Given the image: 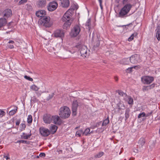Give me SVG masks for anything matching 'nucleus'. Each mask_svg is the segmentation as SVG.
Here are the masks:
<instances>
[{
	"label": "nucleus",
	"instance_id": "nucleus-52",
	"mask_svg": "<svg viewBox=\"0 0 160 160\" xmlns=\"http://www.w3.org/2000/svg\"><path fill=\"white\" fill-rule=\"evenodd\" d=\"M42 93V92H41V91H38L36 92L37 95L38 97L40 96L41 95Z\"/></svg>",
	"mask_w": 160,
	"mask_h": 160
},
{
	"label": "nucleus",
	"instance_id": "nucleus-16",
	"mask_svg": "<svg viewBox=\"0 0 160 160\" xmlns=\"http://www.w3.org/2000/svg\"><path fill=\"white\" fill-rule=\"evenodd\" d=\"M53 116V119L52 121H53L54 123L55 124L60 125L61 124V121L60 117L57 115L52 116Z\"/></svg>",
	"mask_w": 160,
	"mask_h": 160
},
{
	"label": "nucleus",
	"instance_id": "nucleus-3",
	"mask_svg": "<svg viewBox=\"0 0 160 160\" xmlns=\"http://www.w3.org/2000/svg\"><path fill=\"white\" fill-rule=\"evenodd\" d=\"M132 7V5L129 3L125 5L120 10L118 14V17L121 18L126 17Z\"/></svg>",
	"mask_w": 160,
	"mask_h": 160
},
{
	"label": "nucleus",
	"instance_id": "nucleus-61",
	"mask_svg": "<svg viewBox=\"0 0 160 160\" xmlns=\"http://www.w3.org/2000/svg\"><path fill=\"white\" fill-rule=\"evenodd\" d=\"M127 60L126 59H123V61H124V62H124V64H128V63L126 62H125Z\"/></svg>",
	"mask_w": 160,
	"mask_h": 160
},
{
	"label": "nucleus",
	"instance_id": "nucleus-49",
	"mask_svg": "<svg viewBox=\"0 0 160 160\" xmlns=\"http://www.w3.org/2000/svg\"><path fill=\"white\" fill-rule=\"evenodd\" d=\"M139 67V66H134V67H131L130 68H128V69H127V71H128V70H129L130 72H131V70L132 69V68H136L137 67Z\"/></svg>",
	"mask_w": 160,
	"mask_h": 160
},
{
	"label": "nucleus",
	"instance_id": "nucleus-63",
	"mask_svg": "<svg viewBox=\"0 0 160 160\" xmlns=\"http://www.w3.org/2000/svg\"><path fill=\"white\" fill-rule=\"evenodd\" d=\"M115 79L116 81H117L118 80V78L117 77H115Z\"/></svg>",
	"mask_w": 160,
	"mask_h": 160
},
{
	"label": "nucleus",
	"instance_id": "nucleus-17",
	"mask_svg": "<svg viewBox=\"0 0 160 160\" xmlns=\"http://www.w3.org/2000/svg\"><path fill=\"white\" fill-rule=\"evenodd\" d=\"M4 17L8 18L12 15V12L10 9H7L3 12Z\"/></svg>",
	"mask_w": 160,
	"mask_h": 160
},
{
	"label": "nucleus",
	"instance_id": "nucleus-7",
	"mask_svg": "<svg viewBox=\"0 0 160 160\" xmlns=\"http://www.w3.org/2000/svg\"><path fill=\"white\" fill-rule=\"evenodd\" d=\"M80 103L77 100L73 101L72 104V114L75 116L77 113V108L79 105Z\"/></svg>",
	"mask_w": 160,
	"mask_h": 160
},
{
	"label": "nucleus",
	"instance_id": "nucleus-56",
	"mask_svg": "<svg viewBox=\"0 0 160 160\" xmlns=\"http://www.w3.org/2000/svg\"><path fill=\"white\" fill-rule=\"evenodd\" d=\"M20 123V120H18V121H17V122H16V125H17L18 126L19 124Z\"/></svg>",
	"mask_w": 160,
	"mask_h": 160
},
{
	"label": "nucleus",
	"instance_id": "nucleus-40",
	"mask_svg": "<svg viewBox=\"0 0 160 160\" xmlns=\"http://www.w3.org/2000/svg\"><path fill=\"white\" fill-rule=\"evenodd\" d=\"M156 37L158 40H160V31H157L156 34Z\"/></svg>",
	"mask_w": 160,
	"mask_h": 160
},
{
	"label": "nucleus",
	"instance_id": "nucleus-9",
	"mask_svg": "<svg viewBox=\"0 0 160 160\" xmlns=\"http://www.w3.org/2000/svg\"><path fill=\"white\" fill-rule=\"evenodd\" d=\"M80 30V28L78 25L75 26L71 32V36L73 37L77 36L79 34Z\"/></svg>",
	"mask_w": 160,
	"mask_h": 160
},
{
	"label": "nucleus",
	"instance_id": "nucleus-28",
	"mask_svg": "<svg viewBox=\"0 0 160 160\" xmlns=\"http://www.w3.org/2000/svg\"><path fill=\"white\" fill-rule=\"evenodd\" d=\"M100 45V41L98 40L97 41L95 45L93 47V49L95 51L98 50V48Z\"/></svg>",
	"mask_w": 160,
	"mask_h": 160
},
{
	"label": "nucleus",
	"instance_id": "nucleus-12",
	"mask_svg": "<svg viewBox=\"0 0 160 160\" xmlns=\"http://www.w3.org/2000/svg\"><path fill=\"white\" fill-rule=\"evenodd\" d=\"M58 6L57 3L55 1L50 2L48 7V9L50 11L55 10Z\"/></svg>",
	"mask_w": 160,
	"mask_h": 160
},
{
	"label": "nucleus",
	"instance_id": "nucleus-51",
	"mask_svg": "<svg viewBox=\"0 0 160 160\" xmlns=\"http://www.w3.org/2000/svg\"><path fill=\"white\" fill-rule=\"evenodd\" d=\"M53 96V94L52 93L51 94H49L48 98V100L52 98Z\"/></svg>",
	"mask_w": 160,
	"mask_h": 160
},
{
	"label": "nucleus",
	"instance_id": "nucleus-13",
	"mask_svg": "<svg viewBox=\"0 0 160 160\" xmlns=\"http://www.w3.org/2000/svg\"><path fill=\"white\" fill-rule=\"evenodd\" d=\"M54 34L55 37L62 38L64 37V33L62 30H57L54 32Z\"/></svg>",
	"mask_w": 160,
	"mask_h": 160
},
{
	"label": "nucleus",
	"instance_id": "nucleus-36",
	"mask_svg": "<svg viewBox=\"0 0 160 160\" xmlns=\"http://www.w3.org/2000/svg\"><path fill=\"white\" fill-rule=\"evenodd\" d=\"M31 89L35 91H38L39 88L35 85H33L31 86Z\"/></svg>",
	"mask_w": 160,
	"mask_h": 160
},
{
	"label": "nucleus",
	"instance_id": "nucleus-22",
	"mask_svg": "<svg viewBox=\"0 0 160 160\" xmlns=\"http://www.w3.org/2000/svg\"><path fill=\"white\" fill-rule=\"evenodd\" d=\"M6 19L3 18L0 19V28L5 26L7 24Z\"/></svg>",
	"mask_w": 160,
	"mask_h": 160
},
{
	"label": "nucleus",
	"instance_id": "nucleus-33",
	"mask_svg": "<svg viewBox=\"0 0 160 160\" xmlns=\"http://www.w3.org/2000/svg\"><path fill=\"white\" fill-rule=\"evenodd\" d=\"M18 107H16V108L15 109L11 110L9 112V114L10 115L12 116L13 115L17 112V110Z\"/></svg>",
	"mask_w": 160,
	"mask_h": 160
},
{
	"label": "nucleus",
	"instance_id": "nucleus-5",
	"mask_svg": "<svg viewBox=\"0 0 160 160\" xmlns=\"http://www.w3.org/2000/svg\"><path fill=\"white\" fill-rule=\"evenodd\" d=\"M50 18L49 17H44L41 18L38 21L39 24L43 25L45 27H49L51 26L50 22Z\"/></svg>",
	"mask_w": 160,
	"mask_h": 160
},
{
	"label": "nucleus",
	"instance_id": "nucleus-20",
	"mask_svg": "<svg viewBox=\"0 0 160 160\" xmlns=\"http://www.w3.org/2000/svg\"><path fill=\"white\" fill-rule=\"evenodd\" d=\"M46 4V1L45 0H39L38 2V7L40 8L44 7Z\"/></svg>",
	"mask_w": 160,
	"mask_h": 160
},
{
	"label": "nucleus",
	"instance_id": "nucleus-26",
	"mask_svg": "<svg viewBox=\"0 0 160 160\" xmlns=\"http://www.w3.org/2000/svg\"><path fill=\"white\" fill-rule=\"evenodd\" d=\"M117 106L118 107V109L119 110L121 109H124L125 108V106L123 103L121 102H119L117 104Z\"/></svg>",
	"mask_w": 160,
	"mask_h": 160
},
{
	"label": "nucleus",
	"instance_id": "nucleus-21",
	"mask_svg": "<svg viewBox=\"0 0 160 160\" xmlns=\"http://www.w3.org/2000/svg\"><path fill=\"white\" fill-rule=\"evenodd\" d=\"M145 142V140L144 138H140L138 141V144L139 148H142L143 146L144 145Z\"/></svg>",
	"mask_w": 160,
	"mask_h": 160
},
{
	"label": "nucleus",
	"instance_id": "nucleus-46",
	"mask_svg": "<svg viewBox=\"0 0 160 160\" xmlns=\"http://www.w3.org/2000/svg\"><path fill=\"white\" fill-rule=\"evenodd\" d=\"M120 0H115L116 2L117 3H119ZM128 0H123L122 3L124 4L126 3Z\"/></svg>",
	"mask_w": 160,
	"mask_h": 160
},
{
	"label": "nucleus",
	"instance_id": "nucleus-42",
	"mask_svg": "<svg viewBox=\"0 0 160 160\" xmlns=\"http://www.w3.org/2000/svg\"><path fill=\"white\" fill-rule=\"evenodd\" d=\"M6 113L5 112L2 110L0 109V115L1 117L4 116L5 115Z\"/></svg>",
	"mask_w": 160,
	"mask_h": 160
},
{
	"label": "nucleus",
	"instance_id": "nucleus-2",
	"mask_svg": "<svg viewBox=\"0 0 160 160\" xmlns=\"http://www.w3.org/2000/svg\"><path fill=\"white\" fill-rule=\"evenodd\" d=\"M76 47L79 49L81 56L82 57L86 58L89 56L90 51L87 49L86 46L83 45L81 42H78L76 46Z\"/></svg>",
	"mask_w": 160,
	"mask_h": 160
},
{
	"label": "nucleus",
	"instance_id": "nucleus-58",
	"mask_svg": "<svg viewBox=\"0 0 160 160\" xmlns=\"http://www.w3.org/2000/svg\"><path fill=\"white\" fill-rule=\"evenodd\" d=\"M14 41H12V40H10V41H9V42H8V43H14Z\"/></svg>",
	"mask_w": 160,
	"mask_h": 160
},
{
	"label": "nucleus",
	"instance_id": "nucleus-53",
	"mask_svg": "<svg viewBox=\"0 0 160 160\" xmlns=\"http://www.w3.org/2000/svg\"><path fill=\"white\" fill-rule=\"evenodd\" d=\"M21 125L22 126L21 128L24 129L26 128V125L24 124H22Z\"/></svg>",
	"mask_w": 160,
	"mask_h": 160
},
{
	"label": "nucleus",
	"instance_id": "nucleus-29",
	"mask_svg": "<svg viewBox=\"0 0 160 160\" xmlns=\"http://www.w3.org/2000/svg\"><path fill=\"white\" fill-rule=\"evenodd\" d=\"M137 35V33L136 32L132 34L131 36L128 38L129 41H131L134 38V37L136 36Z\"/></svg>",
	"mask_w": 160,
	"mask_h": 160
},
{
	"label": "nucleus",
	"instance_id": "nucleus-41",
	"mask_svg": "<svg viewBox=\"0 0 160 160\" xmlns=\"http://www.w3.org/2000/svg\"><path fill=\"white\" fill-rule=\"evenodd\" d=\"M146 116V114L144 112L141 113L139 114L138 116V118H140L142 117H144Z\"/></svg>",
	"mask_w": 160,
	"mask_h": 160
},
{
	"label": "nucleus",
	"instance_id": "nucleus-38",
	"mask_svg": "<svg viewBox=\"0 0 160 160\" xmlns=\"http://www.w3.org/2000/svg\"><path fill=\"white\" fill-rule=\"evenodd\" d=\"M25 8L28 11H31L32 9V7L28 4H27L26 5Z\"/></svg>",
	"mask_w": 160,
	"mask_h": 160
},
{
	"label": "nucleus",
	"instance_id": "nucleus-60",
	"mask_svg": "<svg viewBox=\"0 0 160 160\" xmlns=\"http://www.w3.org/2000/svg\"><path fill=\"white\" fill-rule=\"evenodd\" d=\"M152 113V112H150V113H149L148 114H147L146 115V117H148V116H149L150 115H151Z\"/></svg>",
	"mask_w": 160,
	"mask_h": 160
},
{
	"label": "nucleus",
	"instance_id": "nucleus-50",
	"mask_svg": "<svg viewBox=\"0 0 160 160\" xmlns=\"http://www.w3.org/2000/svg\"><path fill=\"white\" fill-rule=\"evenodd\" d=\"M39 156L41 157H43L45 156V154L44 153H41L39 154Z\"/></svg>",
	"mask_w": 160,
	"mask_h": 160
},
{
	"label": "nucleus",
	"instance_id": "nucleus-48",
	"mask_svg": "<svg viewBox=\"0 0 160 160\" xmlns=\"http://www.w3.org/2000/svg\"><path fill=\"white\" fill-rule=\"evenodd\" d=\"M94 32L93 31L92 33V34H91V33L90 32L89 34V36L90 37L91 36H92V40H93L94 36Z\"/></svg>",
	"mask_w": 160,
	"mask_h": 160
},
{
	"label": "nucleus",
	"instance_id": "nucleus-10",
	"mask_svg": "<svg viewBox=\"0 0 160 160\" xmlns=\"http://www.w3.org/2000/svg\"><path fill=\"white\" fill-rule=\"evenodd\" d=\"M39 131L41 134L44 137L48 136L50 134V131L49 130L43 127H40Z\"/></svg>",
	"mask_w": 160,
	"mask_h": 160
},
{
	"label": "nucleus",
	"instance_id": "nucleus-15",
	"mask_svg": "<svg viewBox=\"0 0 160 160\" xmlns=\"http://www.w3.org/2000/svg\"><path fill=\"white\" fill-rule=\"evenodd\" d=\"M55 47H58L56 49H55V47L50 46L48 48V51L50 52H53L54 53L58 52L60 49V45L59 44H57L55 46Z\"/></svg>",
	"mask_w": 160,
	"mask_h": 160
},
{
	"label": "nucleus",
	"instance_id": "nucleus-62",
	"mask_svg": "<svg viewBox=\"0 0 160 160\" xmlns=\"http://www.w3.org/2000/svg\"><path fill=\"white\" fill-rule=\"evenodd\" d=\"M134 152H138V150L137 149H135L134 150Z\"/></svg>",
	"mask_w": 160,
	"mask_h": 160
},
{
	"label": "nucleus",
	"instance_id": "nucleus-35",
	"mask_svg": "<svg viewBox=\"0 0 160 160\" xmlns=\"http://www.w3.org/2000/svg\"><path fill=\"white\" fill-rule=\"evenodd\" d=\"M117 92H118V94L121 96H127V95L124 93L122 91H121V90H118L117 91H116Z\"/></svg>",
	"mask_w": 160,
	"mask_h": 160
},
{
	"label": "nucleus",
	"instance_id": "nucleus-27",
	"mask_svg": "<svg viewBox=\"0 0 160 160\" xmlns=\"http://www.w3.org/2000/svg\"><path fill=\"white\" fill-rule=\"evenodd\" d=\"M126 97L127 98H126V99H127V100L128 101V103L129 104H133V99L128 96H127Z\"/></svg>",
	"mask_w": 160,
	"mask_h": 160
},
{
	"label": "nucleus",
	"instance_id": "nucleus-19",
	"mask_svg": "<svg viewBox=\"0 0 160 160\" xmlns=\"http://www.w3.org/2000/svg\"><path fill=\"white\" fill-rule=\"evenodd\" d=\"M57 128H58L56 126L52 125L49 128L50 130H49L50 131V134H54L57 131Z\"/></svg>",
	"mask_w": 160,
	"mask_h": 160
},
{
	"label": "nucleus",
	"instance_id": "nucleus-11",
	"mask_svg": "<svg viewBox=\"0 0 160 160\" xmlns=\"http://www.w3.org/2000/svg\"><path fill=\"white\" fill-rule=\"evenodd\" d=\"M53 116L49 114H45L43 116V120L45 123L47 124L50 123L52 122Z\"/></svg>",
	"mask_w": 160,
	"mask_h": 160
},
{
	"label": "nucleus",
	"instance_id": "nucleus-39",
	"mask_svg": "<svg viewBox=\"0 0 160 160\" xmlns=\"http://www.w3.org/2000/svg\"><path fill=\"white\" fill-rule=\"evenodd\" d=\"M82 130H79L77 131L76 133V136H78V137H80L82 133Z\"/></svg>",
	"mask_w": 160,
	"mask_h": 160
},
{
	"label": "nucleus",
	"instance_id": "nucleus-6",
	"mask_svg": "<svg viewBox=\"0 0 160 160\" xmlns=\"http://www.w3.org/2000/svg\"><path fill=\"white\" fill-rule=\"evenodd\" d=\"M129 60L130 62L133 64H137L138 62L141 61L140 56L138 54H135L132 55L130 57Z\"/></svg>",
	"mask_w": 160,
	"mask_h": 160
},
{
	"label": "nucleus",
	"instance_id": "nucleus-43",
	"mask_svg": "<svg viewBox=\"0 0 160 160\" xmlns=\"http://www.w3.org/2000/svg\"><path fill=\"white\" fill-rule=\"evenodd\" d=\"M27 0H21L18 3V5H21L23 4L24 3L27 2Z\"/></svg>",
	"mask_w": 160,
	"mask_h": 160
},
{
	"label": "nucleus",
	"instance_id": "nucleus-57",
	"mask_svg": "<svg viewBox=\"0 0 160 160\" xmlns=\"http://www.w3.org/2000/svg\"><path fill=\"white\" fill-rule=\"evenodd\" d=\"M9 48L11 49L12 48H13L14 47L13 45H10L8 46Z\"/></svg>",
	"mask_w": 160,
	"mask_h": 160
},
{
	"label": "nucleus",
	"instance_id": "nucleus-23",
	"mask_svg": "<svg viewBox=\"0 0 160 160\" xmlns=\"http://www.w3.org/2000/svg\"><path fill=\"white\" fill-rule=\"evenodd\" d=\"M86 28L87 29H88L89 32H90L91 29V19L90 18L88 19L85 23Z\"/></svg>",
	"mask_w": 160,
	"mask_h": 160
},
{
	"label": "nucleus",
	"instance_id": "nucleus-45",
	"mask_svg": "<svg viewBox=\"0 0 160 160\" xmlns=\"http://www.w3.org/2000/svg\"><path fill=\"white\" fill-rule=\"evenodd\" d=\"M24 78L30 81H33L32 78H31L30 77L27 76L26 75H25L24 76Z\"/></svg>",
	"mask_w": 160,
	"mask_h": 160
},
{
	"label": "nucleus",
	"instance_id": "nucleus-47",
	"mask_svg": "<svg viewBox=\"0 0 160 160\" xmlns=\"http://www.w3.org/2000/svg\"><path fill=\"white\" fill-rule=\"evenodd\" d=\"M102 123L101 122H99L97 123L95 126H92V128L94 129L95 127H97L99 126V125L101 124Z\"/></svg>",
	"mask_w": 160,
	"mask_h": 160
},
{
	"label": "nucleus",
	"instance_id": "nucleus-18",
	"mask_svg": "<svg viewBox=\"0 0 160 160\" xmlns=\"http://www.w3.org/2000/svg\"><path fill=\"white\" fill-rule=\"evenodd\" d=\"M36 15L37 17L41 18L45 17V12L44 10L39 11L36 12Z\"/></svg>",
	"mask_w": 160,
	"mask_h": 160
},
{
	"label": "nucleus",
	"instance_id": "nucleus-64",
	"mask_svg": "<svg viewBox=\"0 0 160 160\" xmlns=\"http://www.w3.org/2000/svg\"><path fill=\"white\" fill-rule=\"evenodd\" d=\"M4 158H6L7 159H8V157L7 156H6L5 157H4Z\"/></svg>",
	"mask_w": 160,
	"mask_h": 160
},
{
	"label": "nucleus",
	"instance_id": "nucleus-1",
	"mask_svg": "<svg viewBox=\"0 0 160 160\" xmlns=\"http://www.w3.org/2000/svg\"><path fill=\"white\" fill-rule=\"evenodd\" d=\"M74 10V9L73 8L70 9L64 14L62 18V21L65 22L63 26L64 29H67L72 22L73 19L70 18L72 15V13L70 11H72Z\"/></svg>",
	"mask_w": 160,
	"mask_h": 160
},
{
	"label": "nucleus",
	"instance_id": "nucleus-31",
	"mask_svg": "<svg viewBox=\"0 0 160 160\" xmlns=\"http://www.w3.org/2000/svg\"><path fill=\"white\" fill-rule=\"evenodd\" d=\"M32 117L31 115H29L28 116L27 122L28 123H31L32 122Z\"/></svg>",
	"mask_w": 160,
	"mask_h": 160
},
{
	"label": "nucleus",
	"instance_id": "nucleus-55",
	"mask_svg": "<svg viewBox=\"0 0 160 160\" xmlns=\"http://www.w3.org/2000/svg\"><path fill=\"white\" fill-rule=\"evenodd\" d=\"M98 0L99 2L100 6L101 8H102V0Z\"/></svg>",
	"mask_w": 160,
	"mask_h": 160
},
{
	"label": "nucleus",
	"instance_id": "nucleus-4",
	"mask_svg": "<svg viewBox=\"0 0 160 160\" xmlns=\"http://www.w3.org/2000/svg\"><path fill=\"white\" fill-rule=\"evenodd\" d=\"M71 113L70 109L66 106L61 107L59 110V114L61 118H66L69 117Z\"/></svg>",
	"mask_w": 160,
	"mask_h": 160
},
{
	"label": "nucleus",
	"instance_id": "nucleus-24",
	"mask_svg": "<svg viewBox=\"0 0 160 160\" xmlns=\"http://www.w3.org/2000/svg\"><path fill=\"white\" fill-rule=\"evenodd\" d=\"M154 87V85L153 84H152L151 86H144L142 88V90L144 91H147L149 89H150L151 88V87Z\"/></svg>",
	"mask_w": 160,
	"mask_h": 160
},
{
	"label": "nucleus",
	"instance_id": "nucleus-34",
	"mask_svg": "<svg viewBox=\"0 0 160 160\" xmlns=\"http://www.w3.org/2000/svg\"><path fill=\"white\" fill-rule=\"evenodd\" d=\"M104 152H100L98 153L97 155L95 156V157L96 158H99L101 157L103 155Z\"/></svg>",
	"mask_w": 160,
	"mask_h": 160
},
{
	"label": "nucleus",
	"instance_id": "nucleus-54",
	"mask_svg": "<svg viewBox=\"0 0 160 160\" xmlns=\"http://www.w3.org/2000/svg\"><path fill=\"white\" fill-rule=\"evenodd\" d=\"M68 52L69 53L70 52L72 53H74L75 52V51H71V50H69L68 51Z\"/></svg>",
	"mask_w": 160,
	"mask_h": 160
},
{
	"label": "nucleus",
	"instance_id": "nucleus-37",
	"mask_svg": "<svg viewBox=\"0 0 160 160\" xmlns=\"http://www.w3.org/2000/svg\"><path fill=\"white\" fill-rule=\"evenodd\" d=\"M31 135L32 134L30 133V134L28 135H21V137L22 138H23L24 139H28L30 138Z\"/></svg>",
	"mask_w": 160,
	"mask_h": 160
},
{
	"label": "nucleus",
	"instance_id": "nucleus-59",
	"mask_svg": "<svg viewBox=\"0 0 160 160\" xmlns=\"http://www.w3.org/2000/svg\"><path fill=\"white\" fill-rule=\"evenodd\" d=\"M152 113V112H150V113H149L148 114H147L146 115V117H148V116H149L150 115H151Z\"/></svg>",
	"mask_w": 160,
	"mask_h": 160
},
{
	"label": "nucleus",
	"instance_id": "nucleus-32",
	"mask_svg": "<svg viewBox=\"0 0 160 160\" xmlns=\"http://www.w3.org/2000/svg\"><path fill=\"white\" fill-rule=\"evenodd\" d=\"M109 122V117H108L107 118L105 119L102 123V126H106Z\"/></svg>",
	"mask_w": 160,
	"mask_h": 160
},
{
	"label": "nucleus",
	"instance_id": "nucleus-30",
	"mask_svg": "<svg viewBox=\"0 0 160 160\" xmlns=\"http://www.w3.org/2000/svg\"><path fill=\"white\" fill-rule=\"evenodd\" d=\"M90 132V129L89 128H87L86 129L85 131L83 132L82 133L83 135H87L88 134H89L91 133L92 132Z\"/></svg>",
	"mask_w": 160,
	"mask_h": 160
},
{
	"label": "nucleus",
	"instance_id": "nucleus-25",
	"mask_svg": "<svg viewBox=\"0 0 160 160\" xmlns=\"http://www.w3.org/2000/svg\"><path fill=\"white\" fill-rule=\"evenodd\" d=\"M130 112V110L129 108H127L126 109L125 112V117L126 120L128 119L129 117Z\"/></svg>",
	"mask_w": 160,
	"mask_h": 160
},
{
	"label": "nucleus",
	"instance_id": "nucleus-8",
	"mask_svg": "<svg viewBox=\"0 0 160 160\" xmlns=\"http://www.w3.org/2000/svg\"><path fill=\"white\" fill-rule=\"evenodd\" d=\"M153 80L154 78L153 77L149 76H144L141 78L142 82L145 84H150Z\"/></svg>",
	"mask_w": 160,
	"mask_h": 160
},
{
	"label": "nucleus",
	"instance_id": "nucleus-44",
	"mask_svg": "<svg viewBox=\"0 0 160 160\" xmlns=\"http://www.w3.org/2000/svg\"><path fill=\"white\" fill-rule=\"evenodd\" d=\"M20 143H25L26 144H29V142L27 141H26L21 140L19 141V142Z\"/></svg>",
	"mask_w": 160,
	"mask_h": 160
},
{
	"label": "nucleus",
	"instance_id": "nucleus-14",
	"mask_svg": "<svg viewBox=\"0 0 160 160\" xmlns=\"http://www.w3.org/2000/svg\"><path fill=\"white\" fill-rule=\"evenodd\" d=\"M61 4V6L63 8H66L68 7L69 4V2L68 0H56Z\"/></svg>",
	"mask_w": 160,
	"mask_h": 160
}]
</instances>
